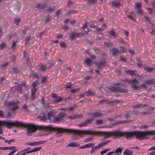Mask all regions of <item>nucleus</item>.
Wrapping results in <instances>:
<instances>
[{"instance_id":"f257e3e1","label":"nucleus","mask_w":155,"mask_h":155,"mask_svg":"<svg viewBox=\"0 0 155 155\" xmlns=\"http://www.w3.org/2000/svg\"><path fill=\"white\" fill-rule=\"evenodd\" d=\"M84 134L105 135V136L102 139V140H104L108 138L112 135H115L117 137H121L125 135L127 139L128 140L135 137L137 139H139L140 140H143L142 136V131H134L129 132H117L83 130V137L84 136Z\"/></svg>"},{"instance_id":"f03ea898","label":"nucleus","mask_w":155,"mask_h":155,"mask_svg":"<svg viewBox=\"0 0 155 155\" xmlns=\"http://www.w3.org/2000/svg\"><path fill=\"white\" fill-rule=\"evenodd\" d=\"M31 129L32 132H35L37 130H50L53 131H56L57 132L56 135L58 137L62 136V134L64 133L73 134L74 135L78 136L79 137H83V130H74L70 129L61 128L59 127H53L51 126H36L33 124H31Z\"/></svg>"},{"instance_id":"7ed1b4c3","label":"nucleus","mask_w":155,"mask_h":155,"mask_svg":"<svg viewBox=\"0 0 155 155\" xmlns=\"http://www.w3.org/2000/svg\"><path fill=\"white\" fill-rule=\"evenodd\" d=\"M2 125L6 126L9 129L12 127H20L27 128V131L28 133H32V130L31 129V124H24L17 121L14 122L0 121V127H2Z\"/></svg>"},{"instance_id":"20e7f679","label":"nucleus","mask_w":155,"mask_h":155,"mask_svg":"<svg viewBox=\"0 0 155 155\" xmlns=\"http://www.w3.org/2000/svg\"><path fill=\"white\" fill-rule=\"evenodd\" d=\"M4 103L5 106L9 109L12 113L18 109V104L15 102L5 101Z\"/></svg>"},{"instance_id":"39448f33","label":"nucleus","mask_w":155,"mask_h":155,"mask_svg":"<svg viewBox=\"0 0 155 155\" xmlns=\"http://www.w3.org/2000/svg\"><path fill=\"white\" fill-rule=\"evenodd\" d=\"M149 114V113L147 111L143 112H140L138 113L133 111L132 112H130L126 113L124 114V117L126 118H129L132 117L133 115H140L144 116Z\"/></svg>"},{"instance_id":"423d86ee","label":"nucleus","mask_w":155,"mask_h":155,"mask_svg":"<svg viewBox=\"0 0 155 155\" xmlns=\"http://www.w3.org/2000/svg\"><path fill=\"white\" fill-rule=\"evenodd\" d=\"M119 85L117 84L114 87H111L110 88V91L113 92L126 93L127 91L126 89L120 88Z\"/></svg>"},{"instance_id":"0eeeda50","label":"nucleus","mask_w":155,"mask_h":155,"mask_svg":"<svg viewBox=\"0 0 155 155\" xmlns=\"http://www.w3.org/2000/svg\"><path fill=\"white\" fill-rule=\"evenodd\" d=\"M154 134H155V130H146L142 131V136L143 140L148 139L149 137H147V136L152 135ZM153 139H155V137H153Z\"/></svg>"},{"instance_id":"6e6552de","label":"nucleus","mask_w":155,"mask_h":155,"mask_svg":"<svg viewBox=\"0 0 155 155\" xmlns=\"http://www.w3.org/2000/svg\"><path fill=\"white\" fill-rule=\"evenodd\" d=\"M65 117V114L62 112L58 114L57 115L54 117L53 121L54 122H60Z\"/></svg>"},{"instance_id":"1a4fd4ad","label":"nucleus","mask_w":155,"mask_h":155,"mask_svg":"<svg viewBox=\"0 0 155 155\" xmlns=\"http://www.w3.org/2000/svg\"><path fill=\"white\" fill-rule=\"evenodd\" d=\"M126 82L127 83L132 84L131 87L134 89L137 90L139 87V86L137 85L138 81L136 79H134L132 80H126Z\"/></svg>"},{"instance_id":"9d476101","label":"nucleus","mask_w":155,"mask_h":155,"mask_svg":"<svg viewBox=\"0 0 155 155\" xmlns=\"http://www.w3.org/2000/svg\"><path fill=\"white\" fill-rule=\"evenodd\" d=\"M94 120V119L93 118H89L86 121H84V123H81L79 125V127L82 126H86L88 124H91L93 121Z\"/></svg>"},{"instance_id":"9b49d317","label":"nucleus","mask_w":155,"mask_h":155,"mask_svg":"<svg viewBox=\"0 0 155 155\" xmlns=\"http://www.w3.org/2000/svg\"><path fill=\"white\" fill-rule=\"evenodd\" d=\"M16 83L17 84V86L12 87L11 90L12 91H13L15 90H17L18 91L19 94L21 95L22 92V86L21 84H19L17 83Z\"/></svg>"},{"instance_id":"f8f14e48","label":"nucleus","mask_w":155,"mask_h":155,"mask_svg":"<svg viewBox=\"0 0 155 155\" xmlns=\"http://www.w3.org/2000/svg\"><path fill=\"white\" fill-rule=\"evenodd\" d=\"M106 65V62L104 61L98 62L96 64V67L97 69L99 70H101Z\"/></svg>"},{"instance_id":"ddd939ff","label":"nucleus","mask_w":155,"mask_h":155,"mask_svg":"<svg viewBox=\"0 0 155 155\" xmlns=\"http://www.w3.org/2000/svg\"><path fill=\"white\" fill-rule=\"evenodd\" d=\"M45 142V141H37L35 142L26 143H25V145H28L31 146H35L37 145H39L44 144Z\"/></svg>"},{"instance_id":"4468645a","label":"nucleus","mask_w":155,"mask_h":155,"mask_svg":"<svg viewBox=\"0 0 155 155\" xmlns=\"http://www.w3.org/2000/svg\"><path fill=\"white\" fill-rule=\"evenodd\" d=\"M57 112V111L55 110H51L47 114V116L48 120H50L52 117H53L54 114Z\"/></svg>"},{"instance_id":"2eb2a0df","label":"nucleus","mask_w":155,"mask_h":155,"mask_svg":"<svg viewBox=\"0 0 155 155\" xmlns=\"http://www.w3.org/2000/svg\"><path fill=\"white\" fill-rule=\"evenodd\" d=\"M155 83V79H150L149 78H146L144 80V83L145 84L151 85H153Z\"/></svg>"},{"instance_id":"dca6fc26","label":"nucleus","mask_w":155,"mask_h":155,"mask_svg":"<svg viewBox=\"0 0 155 155\" xmlns=\"http://www.w3.org/2000/svg\"><path fill=\"white\" fill-rule=\"evenodd\" d=\"M112 5L113 6L115 7H118L121 5L120 0L113 1L112 2Z\"/></svg>"},{"instance_id":"f3484780","label":"nucleus","mask_w":155,"mask_h":155,"mask_svg":"<svg viewBox=\"0 0 155 155\" xmlns=\"http://www.w3.org/2000/svg\"><path fill=\"white\" fill-rule=\"evenodd\" d=\"M112 52L113 55H117L120 54V50L117 49L116 48H113L112 49Z\"/></svg>"},{"instance_id":"a211bd4d","label":"nucleus","mask_w":155,"mask_h":155,"mask_svg":"<svg viewBox=\"0 0 155 155\" xmlns=\"http://www.w3.org/2000/svg\"><path fill=\"white\" fill-rule=\"evenodd\" d=\"M36 91L35 90H31V94L30 97V100L31 101H34L35 99V93Z\"/></svg>"},{"instance_id":"6ab92c4d","label":"nucleus","mask_w":155,"mask_h":155,"mask_svg":"<svg viewBox=\"0 0 155 155\" xmlns=\"http://www.w3.org/2000/svg\"><path fill=\"white\" fill-rule=\"evenodd\" d=\"M151 28H152V31H150L149 33L153 35L155 33V19L152 21L151 23Z\"/></svg>"},{"instance_id":"aec40b11","label":"nucleus","mask_w":155,"mask_h":155,"mask_svg":"<svg viewBox=\"0 0 155 155\" xmlns=\"http://www.w3.org/2000/svg\"><path fill=\"white\" fill-rule=\"evenodd\" d=\"M127 17L133 21H135V15L132 12L129 13L127 14Z\"/></svg>"},{"instance_id":"412c9836","label":"nucleus","mask_w":155,"mask_h":155,"mask_svg":"<svg viewBox=\"0 0 155 155\" xmlns=\"http://www.w3.org/2000/svg\"><path fill=\"white\" fill-rule=\"evenodd\" d=\"M79 36H80V34L73 32L71 33L70 37L72 40H74L76 37H78Z\"/></svg>"},{"instance_id":"4be33fe9","label":"nucleus","mask_w":155,"mask_h":155,"mask_svg":"<svg viewBox=\"0 0 155 155\" xmlns=\"http://www.w3.org/2000/svg\"><path fill=\"white\" fill-rule=\"evenodd\" d=\"M18 40L17 39H14L12 41V45L11 48L12 49H15L17 48L18 47V46L16 45L15 44L17 42Z\"/></svg>"},{"instance_id":"5701e85b","label":"nucleus","mask_w":155,"mask_h":155,"mask_svg":"<svg viewBox=\"0 0 155 155\" xmlns=\"http://www.w3.org/2000/svg\"><path fill=\"white\" fill-rule=\"evenodd\" d=\"M80 145L79 143L76 142L69 143L67 145L68 146L71 147H72L79 146Z\"/></svg>"},{"instance_id":"b1692460","label":"nucleus","mask_w":155,"mask_h":155,"mask_svg":"<svg viewBox=\"0 0 155 155\" xmlns=\"http://www.w3.org/2000/svg\"><path fill=\"white\" fill-rule=\"evenodd\" d=\"M37 7L38 9L39 10H41L42 9H44L46 7V5L45 4H38L37 6Z\"/></svg>"},{"instance_id":"393cba45","label":"nucleus","mask_w":155,"mask_h":155,"mask_svg":"<svg viewBox=\"0 0 155 155\" xmlns=\"http://www.w3.org/2000/svg\"><path fill=\"white\" fill-rule=\"evenodd\" d=\"M89 27L90 28H93L95 29L96 31L98 32H101L103 31V29L102 28H100L96 25H90Z\"/></svg>"},{"instance_id":"a878e982","label":"nucleus","mask_w":155,"mask_h":155,"mask_svg":"<svg viewBox=\"0 0 155 155\" xmlns=\"http://www.w3.org/2000/svg\"><path fill=\"white\" fill-rule=\"evenodd\" d=\"M88 26L87 24H85L83 26V29L84 31V32L83 35H85L87 34V32L89 31V29L87 28Z\"/></svg>"},{"instance_id":"bb28decb","label":"nucleus","mask_w":155,"mask_h":155,"mask_svg":"<svg viewBox=\"0 0 155 155\" xmlns=\"http://www.w3.org/2000/svg\"><path fill=\"white\" fill-rule=\"evenodd\" d=\"M133 153V152L131 150H130L129 149H126L125 152L123 153L125 155H131Z\"/></svg>"},{"instance_id":"cd10ccee","label":"nucleus","mask_w":155,"mask_h":155,"mask_svg":"<svg viewBox=\"0 0 155 155\" xmlns=\"http://www.w3.org/2000/svg\"><path fill=\"white\" fill-rule=\"evenodd\" d=\"M136 8L137 9L138 11L137 13L140 14H142V9L141 8V6L140 5L139 3H137L136 5Z\"/></svg>"},{"instance_id":"c85d7f7f","label":"nucleus","mask_w":155,"mask_h":155,"mask_svg":"<svg viewBox=\"0 0 155 155\" xmlns=\"http://www.w3.org/2000/svg\"><path fill=\"white\" fill-rule=\"evenodd\" d=\"M111 140H107L105 141H104L103 142H102L101 143H100L99 144L100 147H102L103 146H104V145H105L107 144H108V143H109L111 141Z\"/></svg>"},{"instance_id":"c756f323","label":"nucleus","mask_w":155,"mask_h":155,"mask_svg":"<svg viewBox=\"0 0 155 155\" xmlns=\"http://www.w3.org/2000/svg\"><path fill=\"white\" fill-rule=\"evenodd\" d=\"M100 147H101L99 144L97 146H96V147H93L92 148V149L90 151V153H94L97 150L99 149Z\"/></svg>"},{"instance_id":"7c9ffc66","label":"nucleus","mask_w":155,"mask_h":155,"mask_svg":"<svg viewBox=\"0 0 155 155\" xmlns=\"http://www.w3.org/2000/svg\"><path fill=\"white\" fill-rule=\"evenodd\" d=\"M92 115L93 116V117L92 118H93L94 119V118L95 117H99L102 116V114H101L98 112H96L93 114Z\"/></svg>"},{"instance_id":"2f4dec72","label":"nucleus","mask_w":155,"mask_h":155,"mask_svg":"<svg viewBox=\"0 0 155 155\" xmlns=\"http://www.w3.org/2000/svg\"><path fill=\"white\" fill-rule=\"evenodd\" d=\"M16 4L17 5V8H15V10L16 12H18L20 9V8L21 7V4L19 2H16Z\"/></svg>"},{"instance_id":"473e14b6","label":"nucleus","mask_w":155,"mask_h":155,"mask_svg":"<svg viewBox=\"0 0 155 155\" xmlns=\"http://www.w3.org/2000/svg\"><path fill=\"white\" fill-rule=\"evenodd\" d=\"M84 62L87 66H90L92 63L91 60L88 58L86 59Z\"/></svg>"},{"instance_id":"72a5a7b5","label":"nucleus","mask_w":155,"mask_h":155,"mask_svg":"<svg viewBox=\"0 0 155 155\" xmlns=\"http://www.w3.org/2000/svg\"><path fill=\"white\" fill-rule=\"evenodd\" d=\"M41 148H42V147H36V148H35L32 149L31 150L29 151L28 152L31 153H32L33 152H35V151H38V150L41 149Z\"/></svg>"},{"instance_id":"f704fd0d","label":"nucleus","mask_w":155,"mask_h":155,"mask_svg":"<svg viewBox=\"0 0 155 155\" xmlns=\"http://www.w3.org/2000/svg\"><path fill=\"white\" fill-rule=\"evenodd\" d=\"M41 71H45L47 68H48V67H46L43 64H41L40 65Z\"/></svg>"},{"instance_id":"c9c22d12","label":"nucleus","mask_w":155,"mask_h":155,"mask_svg":"<svg viewBox=\"0 0 155 155\" xmlns=\"http://www.w3.org/2000/svg\"><path fill=\"white\" fill-rule=\"evenodd\" d=\"M6 46V43L5 42H2L0 44V49L2 50L5 48Z\"/></svg>"},{"instance_id":"e433bc0d","label":"nucleus","mask_w":155,"mask_h":155,"mask_svg":"<svg viewBox=\"0 0 155 155\" xmlns=\"http://www.w3.org/2000/svg\"><path fill=\"white\" fill-rule=\"evenodd\" d=\"M30 36H28L26 37V39L25 40V45L27 46H28L29 45V43L28 41L30 40Z\"/></svg>"},{"instance_id":"4c0bfd02","label":"nucleus","mask_w":155,"mask_h":155,"mask_svg":"<svg viewBox=\"0 0 155 155\" xmlns=\"http://www.w3.org/2000/svg\"><path fill=\"white\" fill-rule=\"evenodd\" d=\"M8 64V62H5L3 63L1 66L2 69H4L5 68L6 66Z\"/></svg>"},{"instance_id":"58836bf2","label":"nucleus","mask_w":155,"mask_h":155,"mask_svg":"<svg viewBox=\"0 0 155 155\" xmlns=\"http://www.w3.org/2000/svg\"><path fill=\"white\" fill-rule=\"evenodd\" d=\"M38 84V83L36 81H35L32 84V89L31 90H35V91H37V89L35 88L37 84Z\"/></svg>"},{"instance_id":"ea45409f","label":"nucleus","mask_w":155,"mask_h":155,"mask_svg":"<svg viewBox=\"0 0 155 155\" xmlns=\"http://www.w3.org/2000/svg\"><path fill=\"white\" fill-rule=\"evenodd\" d=\"M110 34L114 38H116L117 36V34L114 31H111Z\"/></svg>"},{"instance_id":"a19ab883","label":"nucleus","mask_w":155,"mask_h":155,"mask_svg":"<svg viewBox=\"0 0 155 155\" xmlns=\"http://www.w3.org/2000/svg\"><path fill=\"white\" fill-rule=\"evenodd\" d=\"M94 138V136H91V137L88 138H86L84 140V142H90V141H91Z\"/></svg>"},{"instance_id":"79ce46f5","label":"nucleus","mask_w":155,"mask_h":155,"mask_svg":"<svg viewBox=\"0 0 155 155\" xmlns=\"http://www.w3.org/2000/svg\"><path fill=\"white\" fill-rule=\"evenodd\" d=\"M122 149L121 147H119L117 148L115 151H114V153H121L122 152Z\"/></svg>"},{"instance_id":"37998d69","label":"nucleus","mask_w":155,"mask_h":155,"mask_svg":"<svg viewBox=\"0 0 155 155\" xmlns=\"http://www.w3.org/2000/svg\"><path fill=\"white\" fill-rule=\"evenodd\" d=\"M21 21V19L19 18H15L14 20V23L18 25Z\"/></svg>"},{"instance_id":"c03bdc74","label":"nucleus","mask_w":155,"mask_h":155,"mask_svg":"<svg viewBox=\"0 0 155 155\" xmlns=\"http://www.w3.org/2000/svg\"><path fill=\"white\" fill-rule=\"evenodd\" d=\"M95 144L94 143H91L86 144V148H90L91 147H92L94 146Z\"/></svg>"},{"instance_id":"a18cd8bd","label":"nucleus","mask_w":155,"mask_h":155,"mask_svg":"<svg viewBox=\"0 0 155 155\" xmlns=\"http://www.w3.org/2000/svg\"><path fill=\"white\" fill-rule=\"evenodd\" d=\"M136 71H134L131 70H128L127 72V73L131 75H134L135 74Z\"/></svg>"},{"instance_id":"49530a36","label":"nucleus","mask_w":155,"mask_h":155,"mask_svg":"<svg viewBox=\"0 0 155 155\" xmlns=\"http://www.w3.org/2000/svg\"><path fill=\"white\" fill-rule=\"evenodd\" d=\"M144 69L147 71L151 72L153 70V68L150 67H145L144 68Z\"/></svg>"},{"instance_id":"de8ad7c7","label":"nucleus","mask_w":155,"mask_h":155,"mask_svg":"<svg viewBox=\"0 0 155 155\" xmlns=\"http://www.w3.org/2000/svg\"><path fill=\"white\" fill-rule=\"evenodd\" d=\"M79 115H75L73 116H69L68 118L71 119H78L79 118Z\"/></svg>"},{"instance_id":"09e8293b","label":"nucleus","mask_w":155,"mask_h":155,"mask_svg":"<svg viewBox=\"0 0 155 155\" xmlns=\"http://www.w3.org/2000/svg\"><path fill=\"white\" fill-rule=\"evenodd\" d=\"M55 8V7H52L50 8H48L46 9V11H48L50 13H51L53 10Z\"/></svg>"},{"instance_id":"8fccbe9b","label":"nucleus","mask_w":155,"mask_h":155,"mask_svg":"<svg viewBox=\"0 0 155 155\" xmlns=\"http://www.w3.org/2000/svg\"><path fill=\"white\" fill-rule=\"evenodd\" d=\"M21 107L22 109L24 110L25 111H27L28 108L27 105L25 104H23Z\"/></svg>"},{"instance_id":"3c124183","label":"nucleus","mask_w":155,"mask_h":155,"mask_svg":"<svg viewBox=\"0 0 155 155\" xmlns=\"http://www.w3.org/2000/svg\"><path fill=\"white\" fill-rule=\"evenodd\" d=\"M62 99L61 98L58 97V98H56L55 99L54 101L58 103V102H61V101H62Z\"/></svg>"},{"instance_id":"603ef678","label":"nucleus","mask_w":155,"mask_h":155,"mask_svg":"<svg viewBox=\"0 0 155 155\" xmlns=\"http://www.w3.org/2000/svg\"><path fill=\"white\" fill-rule=\"evenodd\" d=\"M20 96L23 98H25L26 101H27L28 99V95L27 94H23L22 93L21 95H20Z\"/></svg>"},{"instance_id":"864d4df0","label":"nucleus","mask_w":155,"mask_h":155,"mask_svg":"<svg viewBox=\"0 0 155 155\" xmlns=\"http://www.w3.org/2000/svg\"><path fill=\"white\" fill-rule=\"evenodd\" d=\"M5 96V93H2L1 95L0 98L2 101L3 100Z\"/></svg>"},{"instance_id":"5fc2aeb1","label":"nucleus","mask_w":155,"mask_h":155,"mask_svg":"<svg viewBox=\"0 0 155 155\" xmlns=\"http://www.w3.org/2000/svg\"><path fill=\"white\" fill-rule=\"evenodd\" d=\"M87 96H93L94 95V93L91 91H88L87 92Z\"/></svg>"},{"instance_id":"6e6d98bb","label":"nucleus","mask_w":155,"mask_h":155,"mask_svg":"<svg viewBox=\"0 0 155 155\" xmlns=\"http://www.w3.org/2000/svg\"><path fill=\"white\" fill-rule=\"evenodd\" d=\"M109 150V149H104L102 151H101L100 153L101 154H103L105 153H106Z\"/></svg>"},{"instance_id":"4d7b16f0","label":"nucleus","mask_w":155,"mask_h":155,"mask_svg":"<svg viewBox=\"0 0 155 155\" xmlns=\"http://www.w3.org/2000/svg\"><path fill=\"white\" fill-rule=\"evenodd\" d=\"M60 46L62 48H66V44L64 42H62L60 44Z\"/></svg>"},{"instance_id":"13d9d810","label":"nucleus","mask_w":155,"mask_h":155,"mask_svg":"<svg viewBox=\"0 0 155 155\" xmlns=\"http://www.w3.org/2000/svg\"><path fill=\"white\" fill-rule=\"evenodd\" d=\"M95 122L98 125L101 124H103L102 121L101 120H96Z\"/></svg>"},{"instance_id":"bf43d9fd","label":"nucleus","mask_w":155,"mask_h":155,"mask_svg":"<svg viewBox=\"0 0 155 155\" xmlns=\"http://www.w3.org/2000/svg\"><path fill=\"white\" fill-rule=\"evenodd\" d=\"M65 88L67 89L69 88H71V83H68L65 85Z\"/></svg>"},{"instance_id":"052dcab7","label":"nucleus","mask_w":155,"mask_h":155,"mask_svg":"<svg viewBox=\"0 0 155 155\" xmlns=\"http://www.w3.org/2000/svg\"><path fill=\"white\" fill-rule=\"evenodd\" d=\"M26 82L25 81H23L21 84L22 86H23L24 87H26V88L28 89V86L26 85Z\"/></svg>"},{"instance_id":"680f3d73","label":"nucleus","mask_w":155,"mask_h":155,"mask_svg":"<svg viewBox=\"0 0 155 155\" xmlns=\"http://www.w3.org/2000/svg\"><path fill=\"white\" fill-rule=\"evenodd\" d=\"M61 12V10L59 9L57 12H56L55 15L57 17H59V15H60V12Z\"/></svg>"},{"instance_id":"e2e57ef3","label":"nucleus","mask_w":155,"mask_h":155,"mask_svg":"<svg viewBox=\"0 0 155 155\" xmlns=\"http://www.w3.org/2000/svg\"><path fill=\"white\" fill-rule=\"evenodd\" d=\"M16 147L15 146H12L10 147H7V150L8 149L9 150H12L13 149L15 150V149H16Z\"/></svg>"},{"instance_id":"0e129e2a","label":"nucleus","mask_w":155,"mask_h":155,"mask_svg":"<svg viewBox=\"0 0 155 155\" xmlns=\"http://www.w3.org/2000/svg\"><path fill=\"white\" fill-rule=\"evenodd\" d=\"M12 69L13 71H14L15 73H16L18 71L17 68H12Z\"/></svg>"},{"instance_id":"69168bd1","label":"nucleus","mask_w":155,"mask_h":155,"mask_svg":"<svg viewBox=\"0 0 155 155\" xmlns=\"http://www.w3.org/2000/svg\"><path fill=\"white\" fill-rule=\"evenodd\" d=\"M45 20L46 22H49L50 21V17H49L48 15L47 16L45 19Z\"/></svg>"},{"instance_id":"338daca9","label":"nucleus","mask_w":155,"mask_h":155,"mask_svg":"<svg viewBox=\"0 0 155 155\" xmlns=\"http://www.w3.org/2000/svg\"><path fill=\"white\" fill-rule=\"evenodd\" d=\"M17 150H12L11 152L8 153V155H12Z\"/></svg>"},{"instance_id":"774afa93","label":"nucleus","mask_w":155,"mask_h":155,"mask_svg":"<svg viewBox=\"0 0 155 155\" xmlns=\"http://www.w3.org/2000/svg\"><path fill=\"white\" fill-rule=\"evenodd\" d=\"M148 12L151 15L153 14V9L151 8H148Z\"/></svg>"}]
</instances>
